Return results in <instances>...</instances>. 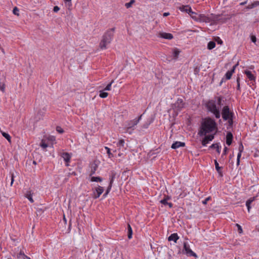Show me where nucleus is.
Instances as JSON below:
<instances>
[{"label": "nucleus", "instance_id": "nucleus-42", "mask_svg": "<svg viewBox=\"0 0 259 259\" xmlns=\"http://www.w3.org/2000/svg\"><path fill=\"white\" fill-rule=\"evenodd\" d=\"M23 256L25 258H26L27 259H30V257L27 256L26 255H25V254L22 252V251H20V253L17 255V257L18 258H19L20 257V256Z\"/></svg>", "mask_w": 259, "mask_h": 259}, {"label": "nucleus", "instance_id": "nucleus-1", "mask_svg": "<svg viewBox=\"0 0 259 259\" xmlns=\"http://www.w3.org/2000/svg\"><path fill=\"white\" fill-rule=\"evenodd\" d=\"M216 128L217 124L213 119L210 118H206L201 123L198 135L200 137L205 136L206 134L212 132Z\"/></svg>", "mask_w": 259, "mask_h": 259}, {"label": "nucleus", "instance_id": "nucleus-8", "mask_svg": "<svg viewBox=\"0 0 259 259\" xmlns=\"http://www.w3.org/2000/svg\"><path fill=\"white\" fill-rule=\"evenodd\" d=\"M184 250H185L186 254L189 256H197L196 254L190 249L189 245L187 242L184 243Z\"/></svg>", "mask_w": 259, "mask_h": 259}, {"label": "nucleus", "instance_id": "nucleus-33", "mask_svg": "<svg viewBox=\"0 0 259 259\" xmlns=\"http://www.w3.org/2000/svg\"><path fill=\"white\" fill-rule=\"evenodd\" d=\"M135 0H131L129 3H127L125 4V6L126 8H130L132 7V5L135 3Z\"/></svg>", "mask_w": 259, "mask_h": 259}, {"label": "nucleus", "instance_id": "nucleus-52", "mask_svg": "<svg viewBox=\"0 0 259 259\" xmlns=\"http://www.w3.org/2000/svg\"><path fill=\"white\" fill-rule=\"evenodd\" d=\"M251 41L254 43H255L256 41V37L254 35H252L251 36Z\"/></svg>", "mask_w": 259, "mask_h": 259}, {"label": "nucleus", "instance_id": "nucleus-28", "mask_svg": "<svg viewBox=\"0 0 259 259\" xmlns=\"http://www.w3.org/2000/svg\"><path fill=\"white\" fill-rule=\"evenodd\" d=\"M215 47V43L213 41H210L208 43L207 48L209 50H212Z\"/></svg>", "mask_w": 259, "mask_h": 259}, {"label": "nucleus", "instance_id": "nucleus-60", "mask_svg": "<svg viewBox=\"0 0 259 259\" xmlns=\"http://www.w3.org/2000/svg\"><path fill=\"white\" fill-rule=\"evenodd\" d=\"M237 65H238V64H236V65H235L233 67L232 69H231V70H233V73L234 72V70H235V68L236 67V66H237Z\"/></svg>", "mask_w": 259, "mask_h": 259}, {"label": "nucleus", "instance_id": "nucleus-31", "mask_svg": "<svg viewBox=\"0 0 259 259\" xmlns=\"http://www.w3.org/2000/svg\"><path fill=\"white\" fill-rule=\"evenodd\" d=\"M2 134L10 143H11V136L7 133L2 132Z\"/></svg>", "mask_w": 259, "mask_h": 259}, {"label": "nucleus", "instance_id": "nucleus-15", "mask_svg": "<svg viewBox=\"0 0 259 259\" xmlns=\"http://www.w3.org/2000/svg\"><path fill=\"white\" fill-rule=\"evenodd\" d=\"M233 135L231 132H228L226 136V144L230 146L232 142Z\"/></svg>", "mask_w": 259, "mask_h": 259}, {"label": "nucleus", "instance_id": "nucleus-6", "mask_svg": "<svg viewBox=\"0 0 259 259\" xmlns=\"http://www.w3.org/2000/svg\"><path fill=\"white\" fill-rule=\"evenodd\" d=\"M185 102L182 99L179 98L177 101L172 105V108L175 112H179L185 107Z\"/></svg>", "mask_w": 259, "mask_h": 259}, {"label": "nucleus", "instance_id": "nucleus-58", "mask_svg": "<svg viewBox=\"0 0 259 259\" xmlns=\"http://www.w3.org/2000/svg\"><path fill=\"white\" fill-rule=\"evenodd\" d=\"M167 205H168L169 208H171L172 207V206H173L172 203H171V202H168V204H167Z\"/></svg>", "mask_w": 259, "mask_h": 259}, {"label": "nucleus", "instance_id": "nucleus-13", "mask_svg": "<svg viewBox=\"0 0 259 259\" xmlns=\"http://www.w3.org/2000/svg\"><path fill=\"white\" fill-rule=\"evenodd\" d=\"M95 191L96 192V194L95 193L93 197L95 199H96V198H99L100 197V196L101 195V194L103 192L104 189L103 187H102L101 186H99L98 188H97L96 189Z\"/></svg>", "mask_w": 259, "mask_h": 259}, {"label": "nucleus", "instance_id": "nucleus-57", "mask_svg": "<svg viewBox=\"0 0 259 259\" xmlns=\"http://www.w3.org/2000/svg\"><path fill=\"white\" fill-rule=\"evenodd\" d=\"M228 150V148L227 147H225L224 148V151H223V155H226L227 154V151Z\"/></svg>", "mask_w": 259, "mask_h": 259}, {"label": "nucleus", "instance_id": "nucleus-12", "mask_svg": "<svg viewBox=\"0 0 259 259\" xmlns=\"http://www.w3.org/2000/svg\"><path fill=\"white\" fill-rule=\"evenodd\" d=\"M158 36L167 39H171L174 37L172 34L166 32H160Z\"/></svg>", "mask_w": 259, "mask_h": 259}, {"label": "nucleus", "instance_id": "nucleus-3", "mask_svg": "<svg viewBox=\"0 0 259 259\" xmlns=\"http://www.w3.org/2000/svg\"><path fill=\"white\" fill-rule=\"evenodd\" d=\"M198 18L202 22L210 23L211 24H216L221 19L220 15H214L213 14H210L207 16L205 14H200L199 18Z\"/></svg>", "mask_w": 259, "mask_h": 259}, {"label": "nucleus", "instance_id": "nucleus-40", "mask_svg": "<svg viewBox=\"0 0 259 259\" xmlns=\"http://www.w3.org/2000/svg\"><path fill=\"white\" fill-rule=\"evenodd\" d=\"M228 121V123L229 126H232L233 124V116H232L231 117H229V119L227 120Z\"/></svg>", "mask_w": 259, "mask_h": 259}, {"label": "nucleus", "instance_id": "nucleus-48", "mask_svg": "<svg viewBox=\"0 0 259 259\" xmlns=\"http://www.w3.org/2000/svg\"><path fill=\"white\" fill-rule=\"evenodd\" d=\"M160 202L164 205H166L167 204H168L167 199H163L160 200Z\"/></svg>", "mask_w": 259, "mask_h": 259}, {"label": "nucleus", "instance_id": "nucleus-24", "mask_svg": "<svg viewBox=\"0 0 259 259\" xmlns=\"http://www.w3.org/2000/svg\"><path fill=\"white\" fill-rule=\"evenodd\" d=\"M254 200V198H251L247 200L246 202V205L247 207L248 211L249 212L250 209L251 208L250 207V204Z\"/></svg>", "mask_w": 259, "mask_h": 259}, {"label": "nucleus", "instance_id": "nucleus-16", "mask_svg": "<svg viewBox=\"0 0 259 259\" xmlns=\"http://www.w3.org/2000/svg\"><path fill=\"white\" fill-rule=\"evenodd\" d=\"M179 239V237L178 236L177 233L171 234L168 237V240L169 241H173L175 243H176L178 240Z\"/></svg>", "mask_w": 259, "mask_h": 259}, {"label": "nucleus", "instance_id": "nucleus-61", "mask_svg": "<svg viewBox=\"0 0 259 259\" xmlns=\"http://www.w3.org/2000/svg\"><path fill=\"white\" fill-rule=\"evenodd\" d=\"M64 1L65 3H67V2L69 3H70L69 5H71V0H64Z\"/></svg>", "mask_w": 259, "mask_h": 259}, {"label": "nucleus", "instance_id": "nucleus-43", "mask_svg": "<svg viewBox=\"0 0 259 259\" xmlns=\"http://www.w3.org/2000/svg\"><path fill=\"white\" fill-rule=\"evenodd\" d=\"M19 9L16 7H15L14 9H13V13L17 15V16H19Z\"/></svg>", "mask_w": 259, "mask_h": 259}, {"label": "nucleus", "instance_id": "nucleus-4", "mask_svg": "<svg viewBox=\"0 0 259 259\" xmlns=\"http://www.w3.org/2000/svg\"><path fill=\"white\" fill-rule=\"evenodd\" d=\"M207 109L212 113L217 118L221 116L219 109L217 107L215 103L213 101H209L207 104Z\"/></svg>", "mask_w": 259, "mask_h": 259}, {"label": "nucleus", "instance_id": "nucleus-45", "mask_svg": "<svg viewBox=\"0 0 259 259\" xmlns=\"http://www.w3.org/2000/svg\"><path fill=\"white\" fill-rule=\"evenodd\" d=\"M231 17H228V18H223L221 15H220V18L221 19L220 21H219V22H221L222 23H224V22H225L226 21H227V20L229 19Z\"/></svg>", "mask_w": 259, "mask_h": 259}, {"label": "nucleus", "instance_id": "nucleus-39", "mask_svg": "<svg viewBox=\"0 0 259 259\" xmlns=\"http://www.w3.org/2000/svg\"><path fill=\"white\" fill-rule=\"evenodd\" d=\"M242 152H239L237 154V165L238 166L240 163V158L241 156Z\"/></svg>", "mask_w": 259, "mask_h": 259}, {"label": "nucleus", "instance_id": "nucleus-59", "mask_svg": "<svg viewBox=\"0 0 259 259\" xmlns=\"http://www.w3.org/2000/svg\"><path fill=\"white\" fill-rule=\"evenodd\" d=\"M169 15V13H168V12H165V13H164L163 14V16L164 17H166L167 16H168Z\"/></svg>", "mask_w": 259, "mask_h": 259}, {"label": "nucleus", "instance_id": "nucleus-55", "mask_svg": "<svg viewBox=\"0 0 259 259\" xmlns=\"http://www.w3.org/2000/svg\"><path fill=\"white\" fill-rule=\"evenodd\" d=\"M194 73L195 74H197L198 73V72H199V68H197V67H196L195 69H194Z\"/></svg>", "mask_w": 259, "mask_h": 259}, {"label": "nucleus", "instance_id": "nucleus-18", "mask_svg": "<svg viewBox=\"0 0 259 259\" xmlns=\"http://www.w3.org/2000/svg\"><path fill=\"white\" fill-rule=\"evenodd\" d=\"M32 193L31 191H27L25 193V196L31 202L33 203L34 202L33 199L32 198Z\"/></svg>", "mask_w": 259, "mask_h": 259}, {"label": "nucleus", "instance_id": "nucleus-63", "mask_svg": "<svg viewBox=\"0 0 259 259\" xmlns=\"http://www.w3.org/2000/svg\"><path fill=\"white\" fill-rule=\"evenodd\" d=\"M218 42L219 44H222L223 43V41H222V40L221 39H220V40L218 41Z\"/></svg>", "mask_w": 259, "mask_h": 259}, {"label": "nucleus", "instance_id": "nucleus-32", "mask_svg": "<svg viewBox=\"0 0 259 259\" xmlns=\"http://www.w3.org/2000/svg\"><path fill=\"white\" fill-rule=\"evenodd\" d=\"M108 94L106 92H104V91H100L99 96L102 98H106L108 96Z\"/></svg>", "mask_w": 259, "mask_h": 259}, {"label": "nucleus", "instance_id": "nucleus-51", "mask_svg": "<svg viewBox=\"0 0 259 259\" xmlns=\"http://www.w3.org/2000/svg\"><path fill=\"white\" fill-rule=\"evenodd\" d=\"M60 8L58 6H55L53 9V11L54 12H57L59 11Z\"/></svg>", "mask_w": 259, "mask_h": 259}, {"label": "nucleus", "instance_id": "nucleus-5", "mask_svg": "<svg viewBox=\"0 0 259 259\" xmlns=\"http://www.w3.org/2000/svg\"><path fill=\"white\" fill-rule=\"evenodd\" d=\"M142 115L138 117L137 118H135L133 120L126 121L125 124L124 128L126 131L131 133L130 130H134V127L139 122L141 119Z\"/></svg>", "mask_w": 259, "mask_h": 259}, {"label": "nucleus", "instance_id": "nucleus-47", "mask_svg": "<svg viewBox=\"0 0 259 259\" xmlns=\"http://www.w3.org/2000/svg\"><path fill=\"white\" fill-rule=\"evenodd\" d=\"M240 77L238 76L237 78V90H240Z\"/></svg>", "mask_w": 259, "mask_h": 259}, {"label": "nucleus", "instance_id": "nucleus-19", "mask_svg": "<svg viewBox=\"0 0 259 259\" xmlns=\"http://www.w3.org/2000/svg\"><path fill=\"white\" fill-rule=\"evenodd\" d=\"M116 175V174L114 171H111V174H110V178H109V180H110L109 184H110V185L111 184L112 185L113 181L115 178Z\"/></svg>", "mask_w": 259, "mask_h": 259}, {"label": "nucleus", "instance_id": "nucleus-17", "mask_svg": "<svg viewBox=\"0 0 259 259\" xmlns=\"http://www.w3.org/2000/svg\"><path fill=\"white\" fill-rule=\"evenodd\" d=\"M244 73L246 75L247 78L250 80H253L254 81L255 79V77L254 76V75L251 73V71H248V70H245L244 71Z\"/></svg>", "mask_w": 259, "mask_h": 259}, {"label": "nucleus", "instance_id": "nucleus-64", "mask_svg": "<svg viewBox=\"0 0 259 259\" xmlns=\"http://www.w3.org/2000/svg\"><path fill=\"white\" fill-rule=\"evenodd\" d=\"M108 194V193H107V192H105V193L103 195V197H105Z\"/></svg>", "mask_w": 259, "mask_h": 259}, {"label": "nucleus", "instance_id": "nucleus-26", "mask_svg": "<svg viewBox=\"0 0 259 259\" xmlns=\"http://www.w3.org/2000/svg\"><path fill=\"white\" fill-rule=\"evenodd\" d=\"M180 53V51L178 49H175L173 52L174 59H177Z\"/></svg>", "mask_w": 259, "mask_h": 259}, {"label": "nucleus", "instance_id": "nucleus-2", "mask_svg": "<svg viewBox=\"0 0 259 259\" xmlns=\"http://www.w3.org/2000/svg\"><path fill=\"white\" fill-rule=\"evenodd\" d=\"M114 28L108 30L103 35L102 39L100 43V48L101 49H106L107 45L109 44L114 36Z\"/></svg>", "mask_w": 259, "mask_h": 259}, {"label": "nucleus", "instance_id": "nucleus-11", "mask_svg": "<svg viewBox=\"0 0 259 259\" xmlns=\"http://www.w3.org/2000/svg\"><path fill=\"white\" fill-rule=\"evenodd\" d=\"M213 139L214 136L213 135L205 136L202 141V145L203 146H205L209 141H211Z\"/></svg>", "mask_w": 259, "mask_h": 259}, {"label": "nucleus", "instance_id": "nucleus-62", "mask_svg": "<svg viewBox=\"0 0 259 259\" xmlns=\"http://www.w3.org/2000/svg\"><path fill=\"white\" fill-rule=\"evenodd\" d=\"M247 3V1L240 3V5H244Z\"/></svg>", "mask_w": 259, "mask_h": 259}, {"label": "nucleus", "instance_id": "nucleus-36", "mask_svg": "<svg viewBox=\"0 0 259 259\" xmlns=\"http://www.w3.org/2000/svg\"><path fill=\"white\" fill-rule=\"evenodd\" d=\"M124 144V140L123 139H121L119 140V141L118 142V143H117V145L118 147H123Z\"/></svg>", "mask_w": 259, "mask_h": 259}, {"label": "nucleus", "instance_id": "nucleus-9", "mask_svg": "<svg viewBox=\"0 0 259 259\" xmlns=\"http://www.w3.org/2000/svg\"><path fill=\"white\" fill-rule=\"evenodd\" d=\"M61 157H62L64 160L66 162V166H68L69 165V163L70 161L71 157V154L67 152H63L60 154Z\"/></svg>", "mask_w": 259, "mask_h": 259}, {"label": "nucleus", "instance_id": "nucleus-30", "mask_svg": "<svg viewBox=\"0 0 259 259\" xmlns=\"http://www.w3.org/2000/svg\"><path fill=\"white\" fill-rule=\"evenodd\" d=\"M210 148L211 149L216 148L217 152L219 153H220V149L218 144H213L210 146Z\"/></svg>", "mask_w": 259, "mask_h": 259}, {"label": "nucleus", "instance_id": "nucleus-25", "mask_svg": "<svg viewBox=\"0 0 259 259\" xmlns=\"http://www.w3.org/2000/svg\"><path fill=\"white\" fill-rule=\"evenodd\" d=\"M97 167H98V165L94 163L92 164V165L91 166L90 176H92L95 173L96 171L97 170Z\"/></svg>", "mask_w": 259, "mask_h": 259}, {"label": "nucleus", "instance_id": "nucleus-53", "mask_svg": "<svg viewBox=\"0 0 259 259\" xmlns=\"http://www.w3.org/2000/svg\"><path fill=\"white\" fill-rule=\"evenodd\" d=\"M210 197H208L206 198L204 201H202L203 204H206L207 203V202L209 200H210Z\"/></svg>", "mask_w": 259, "mask_h": 259}, {"label": "nucleus", "instance_id": "nucleus-46", "mask_svg": "<svg viewBox=\"0 0 259 259\" xmlns=\"http://www.w3.org/2000/svg\"><path fill=\"white\" fill-rule=\"evenodd\" d=\"M56 131L60 134H63L64 133V130L60 126L56 127Z\"/></svg>", "mask_w": 259, "mask_h": 259}, {"label": "nucleus", "instance_id": "nucleus-37", "mask_svg": "<svg viewBox=\"0 0 259 259\" xmlns=\"http://www.w3.org/2000/svg\"><path fill=\"white\" fill-rule=\"evenodd\" d=\"M40 146L43 148V149H46V148H47L48 147V145L47 143H46L45 142V141L44 140H41V142L40 143Z\"/></svg>", "mask_w": 259, "mask_h": 259}, {"label": "nucleus", "instance_id": "nucleus-20", "mask_svg": "<svg viewBox=\"0 0 259 259\" xmlns=\"http://www.w3.org/2000/svg\"><path fill=\"white\" fill-rule=\"evenodd\" d=\"M258 6H259V1H255V2H253V3H251V4L248 5L246 7V9H253Z\"/></svg>", "mask_w": 259, "mask_h": 259}, {"label": "nucleus", "instance_id": "nucleus-41", "mask_svg": "<svg viewBox=\"0 0 259 259\" xmlns=\"http://www.w3.org/2000/svg\"><path fill=\"white\" fill-rule=\"evenodd\" d=\"M236 226L238 228V231L239 233L242 234L243 233V230L241 228V226L240 225H239L238 224H236Z\"/></svg>", "mask_w": 259, "mask_h": 259}, {"label": "nucleus", "instance_id": "nucleus-10", "mask_svg": "<svg viewBox=\"0 0 259 259\" xmlns=\"http://www.w3.org/2000/svg\"><path fill=\"white\" fill-rule=\"evenodd\" d=\"M179 9L183 12H186L188 14L192 13V14L196 15V13L192 11L191 7L189 5L182 6L179 7Z\"/></svg>", "mask_w": 259, "mask_h": 259}, {"label": "nucleus", "instance_id": "nucleus-44", "mask_svg": "<svg viewBox=\"0 0 259 259\" xmlns=\"http://www.w3.org/2000/svg\"><path fill=\"white\" fill-rule=\"evenodd\" d=\"M243 150H244V147H243V144L241 142H240L239 144V147H238L239 152H242L243 151Z\"/></svg>", "mask_w": 259, "mask_h": 259}, {"label": "nucleus", "instance_id": "nucleus-7", "mask_svg": "<svg viewBox=\"0 0 259 259\" xmlns=\"http://www.w3.org/2000/svg\"><path fill=\"white\" fill-rule=\"evenodd\" d=\"M222 115L224 120H227L229 117L234 116V113L230 111L229 106H225L223 108Z\"/></svg>", "mask_w": 259, "mask_h": 259}, {"label": "nucleus", "instance_id": "nucleus-14", "mask_svg": "<svg viewBox=\"0 0 259 259\" xmlns=\"http://www.w3.org/2000/svg\"><path fill=\"white\" fill-rule=\"evenodd\" d=\"M185 146V143L179 142V141H177L172 144L171 148L172 149H176L180 147H184Z\"/></svg>", "mask_w": 259, "mask_h": 259}, {"label": "nucleus", "instance_id": "nucleus-56", "mask_svg": "<svg viewBox=\"0 0 259 259\" xmlns=\"http://www.w3.org/2000/svg\"><path fill=\"white\" fill-rule=\"evenodd\" d=\"M221 102H222V97H219L218 98V104L219 105H221Z\"/></svg>", "mask_w": 259, "mask_h": 259}, {"label": "nucleus", "instance_id": "nucleus-27", "mask_svg": "<svg viewBox=\"0 0 259 259\" xmlns=\"http://www.w3.org/2000/svg\"><path fill=\"white\" fill-rule=\"evenodd\" d=\"M233 73V70H231L228 71L225 74L226 79H230L231 78V76H232Z\"/></svg>", "mask_w": 259, "mask_h": 259}, {"label": "nucleus", "instance_id": "nucleus-21", "mask_svg": "<svg viewBox=\"0 0 259 259\" xmlns=\"http://www.w3.org/2000/svg\"><path fill=\"white\" fill-rule=\"evenodd\" d=\"M214 164H215V167L218 173L220 174L221 176H223L222 171H221L222 167L219 166V163L217 160H214Z\"/></svg>", "mask_w": 259, "mask_h": 259}, {"label": "nucleus", "instance_id": "nucleus-23", "mask_svg": "<svg viewBox=\"0 0 259 259\" xmlns=\"http://www.w3.org/2000/svg\"><path fill=\"white\" fill-rule=\"evenodd\" d=\"M189 14L190 15L191 18L193 20H194L195 21H197V22H202V21H201L200 20H199V19L198 18H199L200 14L199 15H197L196 14V15H195V14H192V13H190Z\"/></svg>", "mask_w": 259, "mask_h": 259}, {"label": "nucleus", "instance_id": "nucleus-49", "mask_svg": "<svg viewBox=\"0 0 259 259\" xmlns=\"http://www.w3.org/2000/svg\"><path fill=\"white\" fill-rule=\"evenodd\" d=\"M14 181V176L13 174H11V186H12Z\"/></svg>", "mask_w": 259, "mask_h": 259}, {"label": "nucleus", "instance_id": "nucleus-29", "mask_svg": "<svg viewBox=\"0 0 259 259\" xmlns=\"http://www.w3.org/2000/svg\"><path fill=\"white\" fill-rule=\"evenodd\" d=\"M91 181L92 182H102V179L99 177H92L91 178Z\"/></svg>", "mask_w": 259, "mask_h": 259}, {"label": "nucleus", "instance_id": "nucleus-35", "mask_svg": "<svg viewBox=\"0 0 259 259\" xmlns=\"http://www.w3.org/2000/svg\"><path fill=\"white\" fill-rule=\"evenodd\" d=\"M105 149L107 150V153L108 155V156L109 158H111L112 157H113V155L112 153H111L110 152V149L109 148L107 147H105Z\"/></svg>", "mask_w": 259, "mask_h": 259}, {"label": "nucleus", "instance_id": "nucleus-54", "mask_svg": "<svg viewBox=\"0 0 259 259\" xmlns=\"http://www.w3.org/2000/svg\"><path fill=\"white\" fill-rule=\"evenodd\" d=\"M112 187V185L111 184V185L110 184L109 185V186H108V188L107 189V190H106V192L107 193H109L110 192Z\"/></svg>", "mask_w": 259, "mask_h": 259}, {"label": "nucleus", "instance_id": "nucleus-50", "mask_svg": "<svg viewBox=\"0 0 259 259\" xmlns=\"http://www.w3.org/2000/svg\"><path fill=\"white\" fill-rule=\"evenodd\" d=\"M150 124V123L149 122H146L145 123H144L143 126H142V128H148V126Z\"/></svg>", "mask_w": 259, "mask_h": 259}, {"label": "nucleus", "instance_id": "nucleus-34", "mask_svg": "<svg viewBox=\"0 0 259 259\" xmlns=\"http://www.w3.org/2000/svg\"><path fill=\"white\" fill-rule=\"evenodd\" d=\"M42 110H43V111H41V110H40V111H39L38 112V113H37V115H40V117H39V119H40V117H42V116L44 115V114H45V112H46V109L45 108H44L42 109Z\"/></svg>", "mask_w": 259, "mask_h": 259}, {"label": "nucleus", "instance_id": "nucleus-22", "mask_svg": "<svg viewBox=\"0 0 259 259\" xmlns=\"http://www.w3.org/2000/svg\"><path fill=\"white\" fill-rule=\"evenodd\" d=\"M127 236L128 239H131L132 238L133 231L132 227L130 224H128L127 225Z\"/></svg>", "mask_w": 259, "mask_h": 259}, {"label": "nucleus", "instance_id": "nucleus-38", "mask_svg": "<svg viewBox=\"0 0 259 259\" xmlns=\"http://www.w3.org/2000/svg\"><path fill=\"white\" fill-rule=\"evenodd\" d=\"M114 82V80H112L105 88V91H110L111 90V85Z\"/></svg>", "mask_w": 259, "mask_h": 259}]
</instances>
